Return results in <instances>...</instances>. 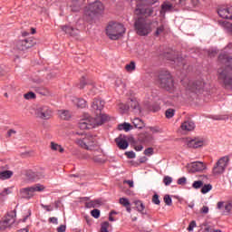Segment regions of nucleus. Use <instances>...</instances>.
<instances>
[{"mask_svg": "<svg viewBox=\"0 0 232 232\" xmlns=\"http://www.w3.org/2000/svg\"><path fill=\"white\" fill-rule=\"evenodd\" d=\"M109 227H110V222L104 221V222L102 223V225H101V230H100V232H110V231H108Z\"/></svg>", "mask_w": 232, "mask_h": 232, "instance_id": "c9c22d12", "label": "nucleus"}, {"mask_svg": "<svg viewBox=\"0 0 232 232\" xmlns=\"http://www.w3.org/2000/svg\"><path fill=\"white\" fill-rule=\"evenodd\" d=\"M26 177L28 180H38L39 179H41V177L39 176V174H37V172H34L32 170L26 173Z\"/></svg>", "mask_w": 232, "mask_h": 232, "instance_id": "bb28decb", "label": "nucleus"}, {"mask_svg": "<svg viewBox=\"0 0 232 232\" xmlns=\"http://www.w3.org/2000/svg\"><path fill=\"white\" fill-rule=\"evenodd\" d=\"M125 155H127L128 159H135V152L133 151H128Z\"/></svg>", "mask_w": 232, "mask_h": 232, "instance_id": "052dcab7", "label": "nucleus"}, {"mask_svg": "<svg viewBox=\"0 0 232 232\" xmlns=\"http://www.w3.org/2000/svg\"><path fill=\"white\" fill-rule=\"evenodd\" d=\"M224 208H225L226 215H229V213H231V209H232V203L226 202Z\"/></svg>", "mask_w": 232, "mask_h": 232, "instance_id": "58836bf2", "label": "nucleus"}, {"mask_svg": "<svg viewBox=\"0 0 232 232\" xmlns=\"http://www.w3.org/2000/svg\"><path fill=\"white\" fill-rule=\"evenodd\" d=\"M133 204H135L137 211H139L140 213H142V211L146 208L144 203H142V201L140 200H135Z\"/></svg>", "mask_w": 232, "mask_h": 232, "instance_id": "c85d7f7f", "label": "nucleus"}, {"mask_svg": "<svg viewBox=\"0 0 232 232\" xmlns=\"http://www.w3.org/2000/svg\"><path fill=\"white\" fill-rule=\"evenodd\" d=\"M140 2L137 5V8L135 9L136 15H145L146 17H150V15H153V8H144L141 5H155L159 0H139Z\"/></svg>", "mask_w": 232, "mask_h": 232, "instance_id": "0eeeda50", "label": "nucleus"}, {"mask_svg": "<svg viewBox=\"0 0 232 232\" xmlns=\"http://www.w3.org/2000/svg\"><path fill=\"white\" fill-rule=\"evenodd\" d=\"M223 28H225L227 32L232 34V24L229 22H223Z\"/></svg>", "mask_w": 232, "mask_h": 232, "instance_id": "ea45409f", "label": "nucleus"}, {"mask_svg": "<svg viewBox=\"0 0 232 232\" xmlns=\"http://www.w3.org/2000/svg\"><path fill=\"white\" fill-rule=\"evenodd\" d=\"M128 104L134 113H140V104H139V101H137L135 98H130L128 102Z\"/></svg>", "mask_w": 232, "mask_h": 232, "instance_id": "6ab92c4d", "label": "nucleus"}, {"mask_svg": "<svg viewBox=\"0 0 232 232\" xmlns=\"http://www.w3.org/2000/svg\"><path fill=\"white\" fill-rule=\"evenodd\" d=\"M51 150L53 151H59V153H64V148L55 142H51Z\"/></svg>", "mask_w": 232, "mask_h": 232, "instance_id": "cd10ccee", "label": "nucleus"}, {"mask_svg": "<svg viewBox=\"0 0 232 232\" xmlns=\"http://www.w3.org/2000/svg\"><path fill=\"white\" fill-rule=\"evenodd\" d=\"M218 61L221 64H225V69H218V81L225 86H231L232 84V57L227 53L219 54Z\"/></svg>", "mask_w": 232, "mask_h": 232, "instance_id": "f03ea898", "label": "nucleus"}, {"mask_svg": "<svg viewBox=\"0 0 232 232\" xmlns=\"http://www.w3.org/2000/svg\"><path fill=\"white\" fill-rule=\"evenodd\" d=\"M132 124L134 127L138 128L139 130H142V128H144V121H142L140 118H134L132 120Z\"/></svg>", "mask_w": 232, "mask_h": 232, "instance_id": "a878e982", "label": "nucleus"}, {"mask_svg": "<svg viewBox=\"0 0 232 232\" xmlns=\"http://www.w3.org/2000/svg\"><path fill=\"white\" fill-rule=\"evenodd\" d=\"M89 89L91 90L90 94L95 95L97 92V88H95V85H89Z\"/></svg>", "mask_w": 232, "mask_h": 232, "instance_id": "bf43d9fd", "label": "nucleus"}, {"mask_svg": "<svg viewBox=\"0 0 232 232\" xmlns=\"http://www.w3.org/2000/svg\"><path fill=\"white\" fill-rule=\"evenodd\" d=\"M186 182H187L186 177H182L178 179L179 186H184V184H186Z\"/></svg>", "mask_w": 232, "mask_h": 232, "instance_id": "4d7b16f0", "label": "nucleus"}, {"mask_svg": "<svg viewBox=\"0 0 232 232\" xmlns=\"http://www.w3.org/2000/svg\"><path fill=\"white\" fill-rule=\"evenodd\" d=\"M115 85L117 86V88H126V83H124V82L121 78L116 79Z\"/></svg>", "mask_w": 232, "mask_h": 232, "instance_id": "e433bc0d", "label": "nucleus"}, {"mask_svg": "<svg viewBox=\"0 0 232 232\" xmlns=\"http://www.w3.org/2000/svg\"><path fill=\"white\" fill-rule=\"evenodd\" d=\"M118 130L121 131H122V130H124V131H130V130H131V124L124 122L118 126Z\"/></svg>", "mask_w": 232, "mask_h": 232, "instance_id": "2f4dec72", "label": "nucleus"}, {"mask_svg": "<svg viewBox=\"0 0 232 232\" xmlns=\"http://www.w3.org/2000/svg\"><path fill=\"white\" fill-rule=\"evenodd\" d=\"M157 84L162 90H166V92H173L175 88V80L168 71H162L159 78L157 79Z\"/></svg>", "mask_w": 232, "mask_h": 232, "instance_id": "7ed1b4c3", "label": "nucleus"}, {"mask_svg": "<svg viewBox=\"0 0 232 232\" xmlns=\"http://www.w3.org/2000/svg\"><path fill=\"white\" fill-rule=\"evenodd\" d=\"M201 186H204V182L201 180L194 181L192 184V188H194V189H200Z\"/></svg>", "mask_w": 232, "mask_h": 232, "instance_id": "c03bdc74", "label": "nucleus"}, {"mask_svg": "<svg viewBox=\"0 0 232 232\" xmlns=\"http://www.w3.org/2000/svg\"><path fill=\"white\" fill-rule=\"evenodd\" d=\"M104 12V5L101 3V1H95L89 5L85 9V15L88 17L93 18L95 15H99Z\"/></svg>", "mask_w": 232, "mask_h": 232, "instance_id": "6e6552de", "label": "nucleus"}, {"mask_svg": "<svg viewBox=\"0 0 232 232\" xmlns=\"http://www.w3.org/2000/svg\"><path fill=\"white\" fill-rule=\"evenodd\" d=\"M12 175H14V172L12 170H4L0 172V179L2 180H6L8 179H11Z\"/></svg>", "mask_w": 232, "mask_h": 232, "instance_id": "393cba45", "label": "nucleus"}, {"mask_svg": "<svg viewBox=\"0 0 232 232\" xmlns=\"http://www.w3.org/2000/svg\"><path fill=\"white\" fill-rule=\"evenodd\" d=\"M190 3L192 6H198V5H200V2L198 0H190Z\"/></svg>", "mask_w": 232, "mask_h": 232, "instance_id": "338daca9", "label": "nucleus"}, {"mask_svg": "<svg viewBox=\"0 0 232 232\" xmlns=\"http://www.w3.org/2000/svg\"><path fill=\"white\" fill-rule=\"evenodd\" d=\"M204 169H206V165L204 164V162L196 161L191 163L189 171L190 173H197V172L204 171Z\"/></svg>", "mask_w": 232, "mask_h": 232, "instance_id": "f3484780", "label": "nucleus"}, {"mask_svg": "<svg viewBox=\"0 0 232 232\" xmlns=\"http://www.w3.org/2000/svg\"><path fill=\"white\" fill-rule=\"evenodd\" d=\"M154 139L155 138L153 137V135L146 134L143 138V142H147V143L153 142Z\"/></svg>", "mask_w": 232, "mask_h": 232, "instance_id": "79ce46f5", "label": "nucleus"}, {"mask_svg": "<svg viewBox=\"0 0 232 232\" xmlns=\"http://www.w3.org/2000/svg\"><path fill=\"white\" fill-rule=\"evenodd\" d=\"M126 72L131 73V72H135V62H130L129 64L125 65Z\"/></svg>", "mask_w": 232, "mask_h": 232, "instance_id": "72a5a7b5", "label": "nucleus"}, {"mask_svg": "<svg viewBox=\"0 0 232 232\" xmlns=\"http://www.w3.org/2000/svg\"><path fill=\"white\" fill-rule=\"evenodd\" d=\"M92 160L93 162H96V164H104V153L102 152V150L99 148L94 150Z\"/></svg>", "mask_w": 232, "mask_h": 232, "instance_id": "2eb2a0df", "label": "nucleus"}, {"mask_svg": "<svg viewBox=\"0 0 232 232\" xmlns=\"http://www.w3.org/2000/svg\"><path fill=\"white\" fill-rule=\"evenodd\" d=\"M187 146L188 148H202L204 146V140L198 139L187 140Z\"/></svg>", "mask_w": 232, "mask_h": 232, "instance_id": "aec40b11", "label": "nucleus"}, {"mask_svg": "<svg viewBox=\"0 0 232 232\" xmlns=\"http://www.w3.org/2000/svg\"><path fill=\"white\" fill-rule=\"evenodd\" d=\"M171 8H173V5H172L164 3V4L161 5L160 14H166V12H171Z\"/></svg>", "mask_w": 232, "mask_h": 232, "instance_id": "c756f323", "label": "nucleus"}, {"mask_svg": "<svg viewBox=\"0 0 232 232\" xmlns=\"http://www.w3.org/2000/svg\"><path fill=\"white\" fill-rule=\"evenodd\" d=\"M163 200L167 206H171V204H173V200L169 195H165Z\"/></svg>", "mask_w": 232, "mask_h": 232, "instance_id": "37998d69", "label": "nucleus"}, {"mask_svg": "<svg viewBox=\"0 0 232 232\" xmlns=\"http://www.w3.org/2000/svg\"><path fill=\"white\" fill-rule=\"evenodd\" d=\"M36 42L34 38H25L24 40H19L16 42L15 48L20 52H26V50L35 46Z\"/></svg>", "mask_w": 232, "mask_h": 232, "instance_id": "f8f14e48", "label": "nucleus"}, {"mask_svg": "<svg viewBox=\"0 0 232 232\" xmlns=\"http://www.w3.org/2000/svg\"><path fill=\"white\" fill-rule=\"evenodd\" d=\"M75 144L80 148H82V150L93 151L97 146V140L92 135H85L83 138H77L75 140Z\"/></svg>", "mask_w": 232, "mask_h": 232, "instance_id": "423d86ee", "label": "nucleus"}, {"mask_svg": "<svg viewBox=\"0 0 232 232\" xmlns=\"http://www.w3.org/2000/svg\"><path fill=\"white\" fill-rule=\"evenodd\" d=\"M72 102L77 108H86L87 106L85 100L82 98H73Z\"/></svg>", "mask_w": 232, "mask_h": 232, "instance_id": "b1692460", "label": "nucleus"}, {"mask_svg": "<svg viewBox=\"0 0 232 232\" xmlns=\"http://www.w3.org/2000/svg\"><path fill=\"white\" fill-rule=\"evenodd\" d=\"M144 155L147 157H151L153 155V148L150 147L144 150Z\"/></svg>", "mask_w": 232, "mask_h": 232, "instance_id": "603ef678", "label": "nucleus"}, {"mask_svg": "<svg viewBox=\"0 0 232 232\" xmlns=\"http://www.w3.org/2000/svg\"><path fill=\"white\" fill-rule=\"evenodd\" d=\"M163 182H164L165 186H169V184H171L173 182V178H171L169 176H165L163 179Z\"/></svg>", "mask_w": 232, "mask_h": 232, "instance_id": "de8ad7c7", "label": "nucleus"}, {"mask_svg": "<svg viewBox=\"0 0 232 232\" xmlns=\"http://www.w3.org/2000/svg\"><path fill=\"white\" fill-rule=\"evenodd\" d=\"M92 111L95 113V117L84 116L79 121L80 130H92L95 126H101L108 121L109 117L106 114H102V109L104 108V101L101 99H95L92 104Z\"/></svg>", "mask_w": 232, "mask_h": 232, "instance_id": "f257e3e1", "label": "nucleus"}, {"mask_svg": "<svg viewBox=\"0 0 232 232\" xmlns=\"http://www.w3.org/2000/svg\"><path fill=\"white\" fill-rule=\"evenodd\" d=\"M99 204H101V201H99V200L90 201L89 203H87V207L97 208V206H99Z\"/></svg>", "mask_w": 232, "mask_h": 232, "instance_id": "8fccbe9b", "label": "nucleus"}, {"mask_svg": "<svg viewBox=\"0 0 232 232\" xmlns=\"http://www.w3.org/2000/svg\"><path fill=\"white\" fill-rule=\"evenodd\" d=\"M24 98L26 101H30L31 99H35V93L33 92H27L24 95Z\"/></svg>", "mask_w": 232, "mask_h": 232, "instance_id": "a18cd8bd", "label": "nucleus"}, {"mask_svg": "<svg viewBox=\"0 0 232 232\" xmlns=\"http://www.w3.org/2000/svg\"><path fill=\"white\" fill-rule=\"evenodd\" d=\"M119 110L121 111V113H126V111L130 110V105L121 103L119 105Z\"/></svg>", "mask_w": 232, "mask_h": 232, "instance_id": "a19ab883", "label": "nucleus"}, {"mask_svg": "<svg viewBox=\"0 0 232 232\" xmlns=\"http://www.w3.org/2000/svg\"><path fill=\"white\" fill-rule=\"evenodd\" d=\"M126 33V28L124 25L119 23L111 22L106 28V34L109 38L112 41H117V39H121L122 35Z\"/></svg>", "mask_w": 232, "mask_h": 232, "instance_id": "20e7f679", "label": "nucleus"}, {"mask_svg": "<svg viewBox=\"0 0 232 232\" xmlns=\"http://www.w3.org/2000/svg\"><path fill=\"white\" fill-rule=\"evenodd\" d=\"M17 133L14 130H9L7 131V137H12V135H15Z\"/></svg>", "mask_w": 232, "mask_h": 232, "instance_id": "774afa93", "label": "nucleus"}, {"mask_svg": "<svg viewBox=\"0 0 232 232\" xmlns=\"http://www.w3.org/2000/svg\"><path fill=\"white\" fill-rule=\"evenodd\" d=\"M229 166V156L221 157L214 165L212 173L215 177L222 175L226 169Z\"/></svg>", "mask_w": 232, "mask_h": 232, "instance_id": "1a4fd4ad", "label": "nucleus"}, {"mask_svg": "<svg viewBox=\"0 0 232 232\" xmlns=\"http://www.w3.org/2000/svg\"><path fill=\"white\" fill-rule=\"evenodd\" d=\"M35 115L42 121H50L53 117V111L46 105H42L35 110Z\"/></svg>", "mask_w": 232, "mask_h": 232, "instance_id": "9b49d317", "label": "nucleus"}, {"mask_svg": "<svg viewBox=\"0 0 232 232\" xmlns=\"http://www.w3.org/2000/svg\"><path fill=\"white\" fill-rule=\"evenodd\" d=\"M91 215L93 217V218H99V217H101V210L95 208L91 211Z\"/></svg>", "mask_w": 232, "mask_h": 232, "instance_id": "09e8293b", "label": "nucleus"}, {"mask_svg": "<svg viewBox=\"0 0 232 232\" xmlns=\"http://www.w3.org/2000/svg\"><path fill=\"white\" fill-rule=\"evenodd\" d=\"M62 30L63 32H65V34L72 36H75L77 34H79V30L68 25L62 26Z\"/></svg>", "mask_w": 232, "mask_h": 232, "instance_id": "5701e85b", "label": "nucleus"}, {"mask_svg": "<svg viewBox=\"0 0 232 232\" xmlns=\"http://www.w3.org/2000/svg\"><path fill=\"white\" fill-rule=\"evenodd\" d=\"M200 213H202L203 215H208L209 213V208L208 206H203L200 208Z\"/></svg>", "mask_w": 232, "mask_h": 232, "instance_id": "5fc2aeb1", "label": "nucleus"}, {"mask_svg": "<svg viewBox=\"0 0 232 232\" xmlns=\"http://www.w3.org/2000/svg\"><path fill=\"white\" fill-rule=\"evenodd\" d=\"M162 32H164V25H160V27L157 28L155 32V35L159 36L160 35V34H162Z\"/></svg>", "mask_w": 232, "mask_h": 232, "instance_id": "6e6d98bb", "label": "nucleus"}, {"mask_svg": "<svg viewBox=\"0 0 232 232\" xmlns=\"http://www.w3.org/2000/svg\"><path fill=\"white\" fill-rule=\"evenodd\" d=\"M36 191H44V186L41 184H36L32 187L24 188L20 190V193L23 198L30 199L35 195Z\"/></svg>", "mask_w": 232, "mask_h": 232, "instance_id": "9d476101", "label": "nucleus"}, {"mask_svg": "<svg viewBox=\"0 0 232 232\" xmlns=\"http://www.w3.org/2000/svg\"><path fill=\"white\" fill-rule=\"evenodd\" d=\"M120 204L126 208L127 206H130V200L126 198H120Z\"/></svg>", "mask_w": 232, "mask_h": 232, "instance_id": "49530a36", "label": "nucleus"}, {"mask_svg": "<svg viewBox=\"0 0 232 232\" xmlns=\"http://www.w3.org/2000/svg\"><path fill=\"white\" fill-rule=\"evenodd\" d=\"M152 202H153V204H156V206H159L160 204V199L159 198V194L153 195Z\"/></svg>", "mask_w": 232, "mask_h": 232, "instance_id": "3c124183", "label": "nucleus"}, {"mask_svg": "<svg viewBox=\"0 0 232 232\" xmlns=\"http://www.w3.org/2000/svg\"><path fill=\"white\" fill-rule=\"evenodd\" d=\"M180 128L182 131H193L195 130V122L191 120H186L181 123Z\"/></svg>", "mask_w": 232, "mask_h": 232, "instance_id": "a211bd4d", "label": "nucleus"}, {"mask_svg": "<svg viewBox=\"0 0 232 232\" xmlns=\"http://www.w3.org/2000/svg\"><path fill=\"white\" fill-rule=\"evenodd\" d=\"M218 14L223 19H232V6L221 7L218 9Z\"/></svg>", "mask_w": 232, "mask_h": 232, "instance_id": "dca6fc26", "label": "nucleus"}, {"mask_svg": "<svg viewBox=\"0 0 232 232\" xmlns=\"http://www.w3.org/2000/svg\"><path fill=\"white\" fill-rule=\"evenodd\" d=\"M226 202L224 201H219L218 202V209H222V208H225Z\"/></svg>", "mask_w": 232, "mask_h": 232, "instance_id": "e2e57ef3", "label": "nucleus"}, {"mask_svg": "<svg viewBox=\"0 0 232 232\" xmlns=\"http://www.w3.org/2000/svg\"><path fill=\"white\" fill-rule=\"evenodd\" d=\"M70 7L72 12H79L81 10V5H82V0H69Z\"/></svg>", "mask_w": 232, "mask_h": 232, "instance_id": "4be33fe9", "label": "nucleus"}, {"mask_svg": "<svg viewBox=\"0 0 232 232\" xmlns=\"http://www.w3.org/2000/svg\"><path fill=\"white\" fill-rule=\"evenodd\" d=\"M197 227V222L196 221H191L188 225V231H193Z\"/></svg>", "mask_w": 232, "mask_h": 232, "instance_id": "864d4df0", "label": "nucleus"}, {"mask_svg": "<svg viewBox=\"0 0 232 232\" xmlns=\"http://www.w3.org/2000/svg\"><path fill=\"white\" fill-rule=\"evenodd\" d=\"M49 222H51L52 224H56V225L59 224L57 218H50Z\"/></svg>", "mask_w": 232, "mask_h": 232, "instance_id": "69168bd1", "label": "nucleus"}, {"mask_svg": "<svg viewBox=\"0 0 232 232\" xmlns=\"http://www.w3.org/2000/svg\"><path fill=\"white\" fill-rule=\"evenodd\" d=\"M134 30L141 37L149 35L151 34V23H148L144 17H139L134 22Z\"/></svg>", "mask_w": 232, "mask_h": 232, "instance_id": "39448f33", "label": "nucleus"}, {"mask_svg": "<svg viewBox=\"0 0 232 232\" xmlns=\"http://www.w3.org/2000/svg\"><path fill=\"white\" fill-rule=\"evenodd\" d=\"M165 115L167 117V119H171L175 116V110L174 109H168L165 111Z\"/></svg>", "mask_w": 232, "mask_h": 232, "instance_id": "4c0bfd02", "label": "nucleus"}, {"mask_svg": "<svg viewBox=\"0 0 232 232\" xmlns=\"http://www.w3.org/2000/svg\"><path fill=\"white\" fill-rule=\"evenodd\" d=\"M65 231H66L65 225H61L60 227H57V232H65Z\"/></svg>", "mask_w": 232, "mask_h": 232, "instance_id": "680f3d73", "label": "nucleus"}, {"mask_svg": "<svg viewBox=\"0 0 232 232\" xmlns=\"http://www.w3.org/2000/svg\"><path fill=\"white\" fill-rule=\"evenodd\" d=\"M15 223V210L9 212L5 219L0 222V228L6 229V227H12V226Z\"/></svg>", "mask_w": 232, "mask_h": 232, "instance_id": "4468645a", "label": "nucleus"}, {"mask_svg": "<svg viewBox=\"0 0 232 232\" xmlns=\"http://www.w3.org/2000/svg\"><path fill=\"white\" fill-rule=\"evenodd\" d=\"M202 227H204V231H206V232H213L215 229V226L211 225L208 222L203 223Z\"/></svg>", "mask_w": 232, "mask_h": 232, "instance_id": "7c9ffc66", "label": "nucleus"}, {"mask_svg": "<svg viewBox=\"0 0 232 232\" xmlns=\"http://www.w3.org/2000/svg\"><path fill=\"white\" fill-rule=\"evenodd\" d=\"M134 150L136 151H142V150H144V147L142 145H135Z\"/></svg>", "mask_w": 232, "mask_h": 232, "instance_id": "0e129e2a", "label": "nucleus"}, {"mask_svg": "<svg viewBox=\"0 0 232 232\" xmlns=\"http://www.w3.org/2000/svg\"><path fill=\"white\" fill-rule=\"evenodd\" d=\"M59 116L63 121H68V119H70V111H59Z\"/></svg>", "mask_w": 232, "mask_h": 232, "instance_id": "473e14b6", "label": "nucleus"}, {"mask_svg": "<svg viewBox=\"0 0 232 232\" xmlns=\"http://www.w3.org/2000/svg\"><path fill=\"white\" fill-rule=\"evenodd\" d=\"M115 142L120 150H126L129 146L128 140H124L121 135L115 139Z\"/></svg>", "mask_w": 232, "mask_h": 232, "instance_id": "412c9836", "label": "nucleus"}, {"mask_svg": "<svg viewBox=\"0 0 232 232\" xmlns=\"http://www.w3.org/2000/svg\"><path fill=\"white\" fill-rule=\"evenodd\" d=\"M86 86V77L82 76L80 82V89L82 90Z\"/></svg>", "mask_w": 232, "mask_h": 232, "instance_id": "13d9d810", "label": "nucleus"}, {"mask_svg": "<svg viewBox=\"0 0 232 232\" xmlns=\"http://www.w3.org/2000/svg\"><path fill=\"white\" fill-rule=\"evenodd\" d=\"M211 189H213V186H211V184L204 185V186L201 188V193H202L203 195H206V193H209V191H211Z\"/></svg>", "mask_w": 232, "mask_h": 232, "instance_id": "f704fd0d", "label": "nucleus"}, {"mask_svg": "<svg viewBox=\"0 0 232 232\" xmlns=\"http://www.w3.org/2000/svg\"><path fill=\"white\" fill-rule=\"evenodd\" d=\"M188 91L193 93H202L206 91V82L204 80H198L188 86Z\"/></svg>", "mask_w": 232, "mask_h": 232, "instance_id": "ddd939ff", "label": "nucleus"}]
</instances>
